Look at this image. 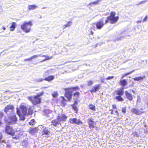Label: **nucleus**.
Masks as SVG:
<instances>
[{
	"instance_id": "10",
	"label": "nucleus",
	"mask_w": 148,
	"mask_h": 148,
	"mask_svg": "<svg viewBox=\"0 0 148 148\" xmlns=\"http://www.w3.org/2000/svg\"><path fill=\"white\" fill-rule=\"evenodd\" d=\"M87 120L89 128L91 129L96 127L95 126L96 125V123L93 121L92 119L89 118Z\"/></svg>"
},
{
	"instance_id": "8",
	"label": "nucleus",
	"mask_w": 148,
	"mask_h": 148,
	"mask_svg": "<svg viewBox=\"0 0 148 148\" xmlns=\"http://www.w3.org/2000/svg\"><path fill=\"white\" fill-rule=\"evenodd\" d=\"M5 132L6 133L11 136H13L14 134V132L12 127L9 125L6 127Z\"/></svg>"
},
{
	"instance_id": "45",
	"label": "nucleus",
	"mask_w": 148,
	"mask_h": 148,
	"mask_svg": "<svg viewBox=\"0 0 148 148\" xmlns=\"http://www.w3.org/2000/svg\"><path fill=\"white\" fill-rule=\"evenodd\" d=\"M13 139H19V137H18L16 136H14L12 137Z\"/></svg>"
},
{
	"instance_id": "21",
	"label": "nucleus",
	"mask_w": 148,
	"mask_h": 148,
	"mask_svg": "<svg viewBox=\"0 0 148 148\" xmlns=\"http://www.w3.org/2000/svg\"><path fill=\"white\" fill-rule=\"evenodd\" d=\"M61 98L62 100L61 102V105L62 106L64 107L66 103L67 100L63 97H61Z\"/></svg>"
},
{
	"instance_id": "39",
	"label": "nucleus",
	"mask_w": 148,
	"mask_h": 148,
	"mask_svg": "<svg viewBox=\"0 0 148 148\" xmlns=\"http://www.w3.org/2000/svg\"><path fill=\"white\" fill-rule=\"evenodd\" d=\"M147 16H146L145 18H144L143 20L142 21V22H144L146 21H147Z\"/></svg>"
},
{
	"instance_id": "48",
	"label": "nucleus",
	"mask_w": 148,
	"mask_h": 148,
	"mask_svg": "<svg viewBox=\"0 0 148 148\" xmlns=\"http://www.w3.org/2000/svg\"><path fill=\"white\" fill-rule=\"evenodd\" d=\"M90 33L89 34L90 35H93L94 34V32L92 30L90 31Z\"/></svg>"
},
{
	"instance_id": "31",
	"label": "nucleus",
	"mask_w": 148,
	"mask_h": 148,
	"mask_svg": "<svg viewBox=\"0 0 148 148\" xmlns=\"http://www.w3.org/2000/svg\"><path fill=\"white\" fill-rule=\"evenodd\" d=\"M121 112L123 114H125L126 112V107L125 106L124 107H123L122 108L121 110Z\"/></svg>"
},
{
	"instance_id": "33",
	"label": "nucleus",
	"mask_w": 148,
	"mask_h": 148,
	"mask_svg": "<svg viewBox=\"0 0 148 148\" xmlns=\"http://www.w3.org/2000/svg\"><path fill=\"white\" fill-rule=\"evenodd\" d=\"M51 71V70H49L46 71L45 73V75H47L49 74L50 72Z\"/></svg>"
},
{
	"instance_id": "18",
	"label": "nucleus",
	"mask_w": 148,
	"mask_h": 148,
	"mask_svg": "<svg viewBox=\"0 0 148 148\" xmlns=\"http://www.w3.org/2000/svg\"><path fill=\"white\" fill-rule=\"evenodd\" d=\"M128 84L127 81L125 79H123L120 80L119 84L122 86H126Z\"/></svg>"
},
{
	"instance_id": "3",
	"label": "nucleus",
	"mask_w": 148,
	"mask_h": 148,
	"mask_svg": "<svg viewBox=\"0 0 148 148\" xmlns=\"http://www.w3.org/2000/svg\"><path fill=\"white\" fill-rule=\"evenodd\" d=\"M32 25L31 21H30L28 22H25L24 23L21 25V28L25 32L28 33L30 32Z\"/></svg>"
},
{
	"instance_id": "12",
	"label": "nucleus",
	"mask_w": 148,
	"mask_h": 148,
	"mask_svg": "<svg viewBox=\"0 0 148 148\" xmlns=\"http://www.w3.org/2000/svg\"><path fill=\"white\" fill-rule=\"evenodd\" d=\"M125 95L126 98L130 101H132L133 99V96L132 94L130 93L127 90L125 91Z\"/></svg>"
},
{
	"instance_id": "50",
	"label": "nucleus",
	"mask_w": 148,
	"mask_h": 148,
	"mask_svg": "<svg viewBox=\"0 0 148 148\" xmlns=\"http://www.w3.org/2000/svg\"><path fill=\"white\" fill-rule=\"evenodd\" d=\"M126 76H125V74H123V75H122V77H121V79H122V78H124V77H126Z\"/></svg>"
},
{
	"instance_id": "51",
	"label": "nucleus",
	"mask_w": 148,
	"mask_h": 148,
	"mask_svg": "<svg viewBox=\"0 0 148 148\" xmlns=\"http://www.w3.org/2000/svg\"><path fill=\"white\" fill-rule=\"evenodd\" d=\"M142 21L141 20H138L137 21L136 23H141Z\"/></svg>"
},
{
	"instance_id": "56",
	"label": "nucleus",
	"mask_w": 148,
	"mask_h": 148,
	"mask_svg": "<svg viewBox=\"0 0 148 148\" xmlns=\"http://www.w3.org/2000/svg\"><path fill=\"white\" fill-rule=\"evenodd\" d=\"M77 101H75V104H77Z\"/></svg>"
},
{
	"instance_id": "17",
	"label": "nucleus",
	"mask_w": 148,
	"mask_h": 148,
	"mask_svg": "<svg viewBox=\"0 0 148 148\" xmlns=\"http://www.w3.org/2000/svg\"><path fill=\"white\" fill-rule=\"evenodd\" d=\"M131 111L132 112L136 115H139L143 113V112L140 111L139 110L135 108H132Z\"/></svg>"
},
{
	"instance_id": "25",
	"label": "nucleus",
	"mask_w": 148,
	"mask_h": 148,
	"mask_svg": "<svg viewBox=\"0 0 148 148\" xmlns=\"http://www.w3.org/2000/svg\"><path fill=\"white\" fill-rule=\"evenodd\" d=\"M16 24L15 23L13 22L12 23V25L10 27V28L11 29L10 30L11 31H13L14 30L15 28L16 27Z\"/></svg>"
},
{
	"instance_id": "38",
	"label": "nucleus",
	"mask_w": 148,
	"mask_h": 148,
	"mask_svg": "<svg viewBox=\"0 0 148 148\" xmlns=\"http://www.w3.org/2000/svg\"><path fill=\"white\" fill-rule=\"evenodd\" d=\"M133 71H130L129 72L126 73L124 74H125V75L126 76H127L130 75V74H131V73H132L133 72Z\"/></svg>"
},
{
	"instance_id": "54",
	"label": "nucleus",
	"mask_w": 148,
	"mask_h": 148,
	"mask_svg": "<svg viewBox=\"0 0 148 148\" xmlns=\"http://www.w3.org/2000/svg\"><path fill=\"white\" fill-rule=\"evenodd\" d=\"M2 28L4 30H5L6 29L5 27H3Z\"/></svg>"
},
{
	"instance_id": "46",
	"label": "nucleus",
	"mask_w": 148,
	"mask_h": 148,
	"mask_svg": "<svg viewBox=\"0 0 148 148\" xmlns=\"http://www.w3.org/2000/svg\"><path fill=\"white\" fill-rule=\"evenodd\" d=\"M24 61H28V60H31V59H30V58H27V59H24Z\"/></svg>"
},
{
	"instance_id": "22",
	"label": "nucleus",
	"mask_w": 148,
	"mask_h": 148,
	"mask_svg": "<svg viewBox=\"0 0 148 148\" xmlns=\"http://www.w3.org/2000/svg\"><path fill=\"white\" fill-rule=\"evenodd\" d=\"M42 135L43 136L44 135H47L50 133V132L47 129H45L42 130L41 132Z\"/></svg>"
},
{
	"instance_id": "11",
	"label": "nucleus",
	"mask_w": 148,
	"mask_h": 148,
	"mask_svg": "<svg viewBox=\"0 0 148 148\" xmlns=\"http://www.w3.org/2000/svg\"><path fill=\"white\" fill-rule=\"evenodd\" d=\"M112 109L109 110V111H111L110 114H114V110H116L115 111V112L116 113V115L119 116V114L118 111L117 110L116 106L115 104H113L112 105Z\"/></svg>"
},
{
	"instance_id": "47",
	"label": "nucleus",
	"mask_w": 148,
	"mask_h": 148,
	"mask_svg": "<svg viewBox=\"0 0 148 148\" xmlns=\"http://www.w3.org/2000/svg\"><path fill=\"white\" fill-rule=\"evenodd\" d=\"M79 88L78 86H76L75 87V90H79Z\"/></svg>"
},
{
	"instance_id": "14",
	"label": "nucleus",
	"mask_w": 148,
	"mask_h": 148,
	"mask_svg": "<svg viewBox=\"0 0 148 148\" xmlns=\"http://www.w3.org/2000/svg\"><path fill=\"white\" fill-rule=\"evenodd\" d=\"M51 111L49 110H45L43 111V114L45 116L50 119L51 118L49 116V114L51 113Z\"/></svg>"
},
{
	"instance_id": "6",
	"label": "nucleus",
	"mask_w": 148,
	"mask_h": 148,
	"mask_svg": "<svg viewBox=\"0 0 148 148\" xmlns=\"http://www.w3.org/2000/svg\"><path fill=\"white\" fill-rule=\"evenodd\" d=\"M17 121V119L16 115L10 116L8 118V122L11 125H13L16 123Z\"/></svg>"
},
{
	"instance_id": "35",
	"label": "nucleus",
	"mask_w": 148,
	"mask_h": 148,
	"mask_svg": "<svg viewBox=\"0 0 148 148\" xmlns=\"http://www.w3.org/2000/svg\"><path fill=\"white\" fill-rule=\"evenodd\" d=\"M58 93L57 92H55L52 95L53 97L56 98L58 96Z\"/></svg>"
},
{
	"instance_id": "34",
	"label": "nucleus",
	"mask_w": 148,
	"mask_h": 148,
	"mask_svg": "<svg viewBox=\"0 0 148 148\" xmlns=\"http://www.w3.org/2000/svg\"><path fill=\"white\" fill-rule=\"evenodd\" d=\"M40 56V55H34V56H32V57H31L30 59L32 60V59L35 58H37V57H38V56Z\"/></svg>"
},
{
	"instance_id": "27",
	"label": "nucleus",
	"mask_w": 148,
	"mask_h": 148,
	"mask_svg": "<svg viewBox=\"0 0 148 148\" xmlns=\"http://www.w3.org/2000/svg\"><path fill=\"white\" fill-rule=\"evenodd\" d=\"M71 22L70 21L68 22L67 24L66 25H64L62 26L63 29H64L66 27H69L71 25Z\"/></svg>"
},
{
	"instance_id": "26",
	"label": "nucleus",
	"mask_w": 148,
	"mask_h": 148,
	"mask_svg": "<svg viewBox=\"0 0 148 148\" xmlns=\"http://www.w3.org/2000/svg\"><path fill=\"white\" fill-rule=\"evenodd\" d=\"M89 108L94 111H95L96 110L95 106L92 104H89Z\"/></svg>"
},
{
	"instance_id": "5",
	"label": "nucleus",
	"mask_w": 148,
	"mask_h": 148,
	"mask_svg": "<svg viewBox=\"0 0 148 148\" xmlns=\"http://www.w3.org/2000/svg\"><path fill=\"white\" fill-rule=\"evenodd\" d=\"M14 109V106L12 105H9L7 106L4 108V112L8 115L12 113Z\"/></svg>"
},
{
	"instance_id": "40",
	"label": "nucleus",
	"mask_w": 148,
	"mask_h": 148,
	"mask_svg": "<svg viewBox=\"0 0 148 148\" xmlns=\"http://www.w3.org/2000/svg\"><path fill=\"white\" fill-rule=\"evenodd\" d=\"M79 92H76L75 93V96H76L78 97L79 96Z\"/></svg>"
},
{
	"instance_id": "29",
	"label": "nucleus",
	"mask_w": 148,
	"mask_h": 148,
	"mask_svg": "<svg viewBox=\"0 0 148 148\" xmlns=\"http://www.w3.org/2000/svg\"><path fill=\"white\" fill-rule=\"evenodd\" d=\"M144 77H136L135 78H134V80L137 81H139L140 80H143V79Z\"/></svg>"
},
{
	"instance_id": "53",
	"label": "nucleus",
	"mask_w": 148,
	"mask_h": 148,
	"mask_svg": "<svg viewBox=\"0 0 148 148\" xmlns=\"http://www.w3.org/2000/svg\"><path fill=\"white\" fill-rule=\"evenodd\" d=\"M72 107L73 109H74V104H73L72 105Z\"/></svg>"
},
{
	"instance_id": "42",
	"label": "nucleus",
	"mask_w": 148,
	"mask_h": 148,
	"mask_svg": "<svg viewBox=\"0 0 148 148\" xmlns=\"http://www.w3.org/2000/svg\"><path fill=\"white\" fill-rule=\"evenodd\" d=\"M3 113L0 112V118H1L3 116Z\"/></svg>"
},
{
	"instance_id": "13",
	"label": "nucleus",
	"mask_w": 148,
	"mask_h": 148,
	"mask_svg": "<svg viewBox=\"0 0 148 148\" xmlns=\"http://www.w3.org/2000/svg\"><path fill=\"white\" fill-rule=\"evenodd\" d=\"M100 84H97L93 86L92 89L90 90V92L92 93L93 92H96L100 88Z\"/></svg>"
},
{
	"instance_id": "37",
	"label": "nucleus",
	"mask_w": 148,
	"mask_h": 148,
	"mask_svg": "<svg viewBox=\"0 0 148 148\" xmlns=\"http://www.w3.org/2000/svg\"><path fill=\"white\" fill-rule=\"evenodd\" d=\"M114 78V76H108L106 78V79L107 80H110L111 79H112Z\"/></svg>"
},
{
	"instance_id": "20",
	"label": "nucleus",
	"mask_w": 148,
	"mask_h": 148,
	"mask_svg": "<svg viewBox=\"0 0 148 148\" xmlns=\"http://www.w3.org/2000/svg\"><path fill=\"white\" fill-rule=\"evenodd\" d=\"M38 128L35 127L34 128H30L29 129L30 133L32 135H34L38 131Z\"/></svg>"
},
{
	"instance_id": "19",
	"label": "nucleus",
	"mask_w": 148,
	"mask_h": 148,
	"mask_svg": "<svg viewBox=\"0 0 148 148\" xmlns=\"http://www.w3.org/2000/svg\"><path fill=\"white\" fill-rule=\"evenodd\" d=\"M123 89V88H121L116 90L115 92L116 93V94L118 95V96H122L124 93Z\"/></svg>"
},
{
	"instance_id": "59",
	"label": "nucleus",
	"mask_w": 148,
	"mask_h": 148,
	"mask_svg": "<svg viewBox=\"0 0 148 148\" xmlns=\"http://www.w3.org/2000/svg\"><path fill=\"white\" fill-rule=\"evenodd\" d=\"M141 110H143V108H142L141 109Z\"/></svg>"
},
{
	"instance_id": "15",
	"label": "nucleus",
	"mask_w": 148,
	"mask_h": 148,
	"mask_svg": "<svg viewBox=\"0 0 148 148\" xmlns=\"http://www.w3.org/2000/svg\"><path fill=\"white\" fill-rule=\"evenodd\" d=\"M51 125H53V126H57L58 125L60 124V122L58 119L57 118V117L56 119L51 121Z\"/></svg>"
},
{
	"instance_id": "7",
	"label": "nucleus",
	"mask_w": 148,
	"mask_h": 148,
	"mask_svg": "<svg viewBox=\"0 0 148 148\" xmlns=\"http://www.w3.org/2000/svg\"><path fill=\"white\" fill-rule=\"evenodd\" d=\"M72 89L71 88L65 89V97L69 101L70 100L72 97Z\"/></svg>"
},
{
	"instance_id": "16",
	"label": "nucleus",
	"mask_w": 148,
	"mask_h": 148,
	"mask_svg": "<svg viewBox=\"0 0 148 148\" xmlns=\"http://www.w3.org/2000/svg\"><path fill=\"white\" fill-rule=\"evenodd\" d=\"M57 118L58 119L60 122L61 121H65L67 118V117L64 114L58 116Z\"/></svg>"
},
{
	"instance_id": "1",
	"label": "nucleus",
	"mask_w": 148,
	"mask_h": 148,
	"mask_svg": "<svg viewBox=\"0 0 148 148\" xmlns=\"http://www.w3.org/2000/svg\"><path fill=\"white\" fill-rule=\"evenodd\" d=\"M116 14V13L114 11L111 12L110 15L107 17L104 23L103 19H100L96 22L92 23V27H91L90 29L95 30V25H96L97 29H100L103 27L105 24H107L109 22L111 24L115 23L119 19V16H115Z\"/></svg>"
},
{
	"instance_id": "30",
	"label": "nucleus",
	"mask_w": 148,
	"mask_h": 148,
	"mask_svg": "<svg viewBox=\"0 0 148 148\" xmlns=\"http://www.w3.org/2000/svg\"><path fill=\"white\" fill-rule=\"evenodd\" d=\"M35 121L34 119H32L29 122V124L30 125L33 126L35 124Z\"/></svg>"
},
{
	"instance_id": "36",
	"label": "nucleus",
	"mask_w": 148,
	"mask_h": 148,
	"mask_svg": "<svg viewBox=\"0 0 148 148\" xmlns=\"http://www.w3.org/2000/svg\"><path fill=\"white\" fill-rule=\"evenodd\" d=\"M88 85L89 86H90L92 84L93 82L91 80L88 81L87 82Z\"/></svg>"
},
{
	"instance_id": "2",
	"label": "nucleus",
	"mask_w": 148,
	"mask_h": 148,
	"mask_svg": "<svg viewBox=\"0 0 148 148\" xmlns=\"http://www.w3.org/2000/svg\"><path fill=\"white\" fill-rule=\"evenodd\" d=\"M20 108V109L16 108L17 114L19 116L20 120L24 121L25 119L24 116L27 114V108L23 105H21Z\"/></svg>"
},
{
	"instance_id": "55",
	"label": "nucleus",
	"mask_w": 148,
	"mask_h": 148,
	"mask_svg": "<svg viewBox=\"0 0 148 148\" xmlns=\"http://www.w3.org/2000/svg\"><path fill=\"white\" fill-rule=\"evenodd\" d=\"M47 8V7H44L42 8V9H44Z\"/></svg>"
},
{
	"instance_id": "43",
	"label": "nucleus",
	"mask_w": 148,
	"mask_h": 148,
	"mask_svg": "<svg viewBox=\"0 0 148 148\" xmlns=\"http://www.w3.org/2000/svg\"><path fill=\"white\" fill-rule=\"evenodd\" d=\"M70 122L72 123H74V118L70 119Z\"/></svg>"
},
{
	"instance_id": "28",
	"label": "nucleus",
	"mask_w": 148,
	"mask_h": 148,
	"mask_svg": "<svg viewBox=\"0 0 148 148\" xmlns=\"http://www.w3.org/2000/svg\"><path fill=\"white\" fill-rule=\"evenodd\" d=\"M75 123L78 125H80L82 124V122L79 119L77 120L75 118Z\"/></svg>"
},
{
	"instance_id": "9",
	"label": "nucleus",
	"mask_w": 148,
	"mask_h": 148,
	"mask_svg": "<svg viewBox=\"0 0 148 148\" xmlns=\"http://www.w3.org/2000/svg\"><path fill=\"white\" fill-rule=\"evenodd\" d=\"M54 78V76L50 75L45 78V79H42V78L38 79H36V82H41L44 80H45L48 81H50L53 80Z\"/></svg>"
},
{
	"instance_id": "57",
	"label": "nucleus",
	"mask_w": 148,
	"mask_h": 148,
	"mask_svg": "<svg viewBox=\"0 0 148 148\" xmlns=\"http://www.w3.org/2000/svg\"><path fill=\"white\" fill-rule=\"evenodd\" d=\"M132 92L133 93H135V92H134V90H132Z\"/></svg>"
},
{
	"instance_id": "32",
	"label": "nucleus",
	"mask_w": 148,
	"mask_h": 148,
	"mask_svg": "<svg viewBox=\"0 0 148 148\" xmlns=\"http://www.w3.org/2000/svg\"><path fill=\"white\" fill-rule=\"evenodd\" d=\"M2 138V136L1 132H0V143H5L4 140H1Z\"/></svg>"
},
{
	"instance_id": "4",
	"label": "nucleus",
	"mask_w": 148,
	"mask_h": 148,
	"mask_svg": "<svg viewBox=\"0 0 148 148\" xmlns=\"http://www.w3.org/2000/svg\"><path fill=\"white\" fill-rule=\"evenodd\" d=\"M28 99L34 105H36L40 103L41 99L38 97L37 95L34 97H28Z\"/></svg>"
},
{
	"instance_id": "49",
	"label": "nucleus",
	"mask_w": 148,
	"mask_h": 148,
	"mask_svg": "<svg viewBox=\"0 0 148 148\" xmlns=\"http://www.w3.org/2000/svg\"><path fill=\"white\" fill-rule=\"evenodd\" d=\"M97 3V2L96 1H95L94 2H93L92 3L93 4H96Z\"/></svg>"
},
{
	"instance_id": "58",
	"label": "nucleus",
	"mask_w": 148,
	"mask_h": 148,
	"mask_svg": "<svg viewBox=\"0 0 148 148\" xmlns=\"http://www.w3.org/2000/svg\"><path fill=\"white\" fill-rule=\"evenodd\" d=\"M62 34V32H61V34H60V35H59V36H60V35H61V34Z\"/></svg>"
},
{
	"instance_id": "41",
	"label": "nucleus",
	"mask_w": 148,
	"mask_h": 148,
	"mask_svg": "<svg viewBox=\"0 0 148 148\" xmlns=\"http://www.w3.org/2000/svg\"><path fill=\"white\" fill-rule=\"evenodd\" d=\"M78 111V108L76 106H75V112L76 113H77Z\"/></svg>"
},
{
	"instance_id": "23",
	"label": "nucleus",
	"mask_w": 148,
	"mask_h": 148,
	"mask_svg": "<svg viewBox=\"0 0 148 148\" xmlns=\"http://www.w3.org/2000/svg\"><path fill=\"white\" fill-rule=\"evenodd\" d=\"M122 96H117L115 97L114 99L118 101H124V99L121 97Z\"/></svg>"
},
{
	"instance_id": "52",
	"label": "nucleus",
	"mask_w": 148,
	"mask_h": 148,
	"mask_svg": "<svg viewBox=\"0 0 148 148\" xmlns=\"http://www.w3.org/2000/svg\"><path fill=\"white\" fill-rule=\"evenodd\" d=\"M59 37V36H58V37H57V36H55L54 37V38L55 39H57V38H58Z\"/></svg>"
},
{
	"instance_id": "44",
	"label": "nucleus",
	"mask_w": 148,
	"mask_h": 148,
	"mask_svg": "<svg viewBox=\"0 0 148 148\" xmlns=\"http://www.w3.org/2000/svg\"><path fill=\"white\" fill-rule=\"evenodd\" d=\"M43 92H42L40 93L39 94L37 95V96L38 97H40V96H41V95H43Z\"/></svg>"
},
{
	"instance_id": "24",
	"label": "nucleus",
	"mask_w": 148,
	"mask_h": 148,
	"mask_svg": "<svg viewBox=\"0 0 148 148\" xmlns=\"http://www.w3.org/2000/svg\"><path fill=\"white\" fill-rule=\"evenodd\" d=\"M37 6L35 5H28V8L29 10H33L37 8Z\"/></svg>"
}]
</instances>
